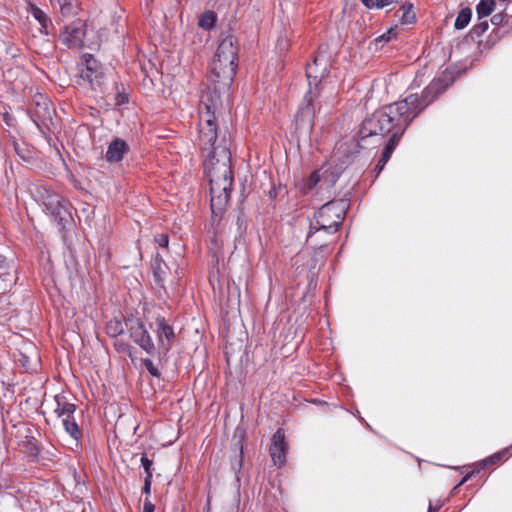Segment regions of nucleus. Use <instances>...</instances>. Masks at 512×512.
<instances>
[{
    "instance_id": "c9c22d12",
    "label": "nucleus",
    "mask_w": 512,
    "mask_h": 512,
    "mask_svg": "<svg viewBox=\"0 0 512 512\" xmlns=\"http://www.w3.org/2000/svg\"><path fill=\"white\" fill-rule=\"evenodd\" d=\"M152 479L145 478L143 492L146 494V499L150 495Z\"/></svg>"
},
{
    "instance_id": "9d476101",
    "label": "nucleus",
    "mask_w": 512,
    "mask_h": 512,
    "mask_svg": "<svg viewBox=\"0 0 512 512\" xmlns=\"http://www.w3.org/2000/svg\"><path fill=\"white\" fill-rule=\"evenodd\" d=\"M287 443L285 441V432L282 428L277 429L273 434L269 453L273 463L276 466H283L286 462Z\"/></svg>"
},
{
    "instance_id": "f704fd0d",
    "label": "nucleus",
    "mask_w": 512,
    "mask_h": 512,
    "mask_svg": "<svg viewBox=\"0 0 512 512\" xmlns=\"http://www.w3.org/2000/svg\"><path fill=\"white\" fill-rule=\"evenodd\" d=\"M401 0H377V9H381L385 6L391 5L393 3H398Z\"/></svg>"
},
{
    "instance_id": "4c0bfd02",
    "label": "nucleus",
    "mask_w": 512,
    "mask_h": 512,
    "mask_svg": "<svg viewBox=\"0 0 512 512\" xmlns=\"http://www.w3.org/2000/svg\"><path fill=\"white\" fill-rule=\"evenodd\" d=\"M368 9L377 8V0H361Z\"/></svg>"
},
{
    "instance_id": "f03ea898",
    "label": "nucleus",
    "mask_w": 512,
    "mask_h": 512,
    "mask_svg": "<svg viewBox=\"0 0 512 512\" xmlns=\"http://www.w3.org/2000/svg\"><path fill=\"white\" fill-rule=\"evenodd\" d=\"M448 76L433 79L422 91L421 96L410 94L403 100L385 105L366 117L359 129L358 145L368 148L369 145H380L386 136L403 134L410 122L439 95L444 93L451 84Z\"/></svg>"
},
{
    "instance_id": "a211bd4d",
    "label": "nucleus",
    "mask_w": 512,
    "mask_h": 512,
    "mask_svg": "<svg viewBox=\"0 0 512 512\" xmlns=\"http://www.w3.org/2000/svg\"><path fill=\"white\" fill-rule=\"evenodd\" d=\"M396 14L402 24H412L416 19L411 3H404Z\"/></svg>"
},
{
    "instance_id": "e433bc0d",
    "label": "nucleus",
    "mask_w": 512,
    "mask_h": 512,
    "mask_svg": "<svg viewBox=\"0 0 512 512\" xmlns=\"http://www.w3.org/2000/svg\"><path fill=\"white\" fill-rule=\"evenodd\" d=\"M154 505L149 501V499H145L143 511L142 512H154Z\"/></svg>"
},
{
    "instance_id": "39448f33",
    "label": "nucleus",
    "mask_w": 512,
    "mask_h": 512,
    "mask_svg": "<svg viewBox=\"0 0 512 512\" xmlns=\"http://www.w3.org/2000/svg\"><path fill=\"white\" fill-rule=\"evenodd\" d=\"M35 193L38 201L42 203L45 213L60 226L65 227L73 221L69 203L61 195L46 186H37Z\"/></svg>"
},
{
    "instance_id": "6ab92c4d",
    "label": "nucleus",
    "mask_w": 512,
    "mask_h": 512,
    "mask_svg": "<svg viewBox=\"0 0 512 512\" xmlns=\"http://www.w3.org/2000/svg\"><path fill=\"white\" fill-rule=\"evenodd\" d=\"M31 14L39 22L41 28L40 31L44 34H49L48 26L51 23L44 11L36 6L31 7Z\"/></svg>"
},
{
    "instance_id": "4468645a",
    "label": "nucleus",
    "mask_w": 512,
    "mask_h": 512,
    "mask_svg": "<svg viewBox=\"0 0 512 512\" xmlns=\"http://www.w3.org/2000/svg\"><path fill=\"white\" fill-rule=\"evenodd\" d=\"M152 269H153V276H154L155 283L158 286L163 287L164 276L166 275V271H167L168 267L158 253L156 254L154 263L152 265Z\"/></svg>"
},
{
    "instance_id": "0eeeda50",
    "label": "nucleus",
    "mask_w": 512,
    "mask_h": 512,
    "mask_svg": "<svg viewBox=\"0 0 512 512\" xmlns=\"http://www.w3.org/2000/svg\"><path fill=\"white\" fill-rule=\"evenodd\" d=\"M129 336L133 342L144 350L148 355L156 353V345L154 344L150 333L145 324L138 318H128L125 321Z\"/></svg>"
},
{
    "instance_id": "a878e982",
    "label": "nucleus",
    "mask_w": 512,
    "mask_h": 512,
    "mask_svg": "<svg viewBox=\"0 0 512 512\" xmlns=\"http://www.w3.org/2000/svg\"><path fill=\"white\" fill-rule=\"evenodd\" d=\"M511 448H512V445L508 448H505L504 450H502L500 452H497V453L491 455L484 461L485 464L493 465V464H496L497 462L501 461L502 459H506L507 453H508L509 449H511Z\"/></svg>"
},
{
    "instance_id": "72a5a7b5",
    "label": "nucleus",
    "mask_w": 512,
    "mask_h": 512,
    "mask_svg": "<svg viewBox=\"0 0 512 512\" xmlns=\"http://www.w3.org/2000/svg\"><path fill=\"white\" fill-rule=\"evenodd\" d=\"M506 16H507V14H506V13H504V12L497 13V14H495V15H493V16H492V18H491V23H492L493 25H496V26H497V25H500V24L503 22V20H504V18H505Z\"/></svg>"
},
{
    "instance_id": "20e7f679",
    "label": "nucleus",
    "mask_w": 512,
    "mask_h": 512,
    "mask_svg": "<svg viewBox=\"0 0 512 512\" xmlns=\"http://www.w3.org/2000/svg\"><path fill=\"white\" fill-rule=\"evenodd\" d=\"M348 202L344 199L329 201L315 212L314 220L311 221L307 234V243L313 248H321L322 245L313 240L315 233L324 231L328 234L336 233L341 226L346 212Z\"/></svg>"
},
{
    "instance_id": "f8f14e48",
    "label": "nucleus",
    "mask_w": 512,
    "mask_h": 512,
    "mask_svg": "<svg viewBox=\"0 0 512 512\" xmlns=\"http://www.w3.org/2000/svg\"><path fill=\"white\" fill-rule=\"evenodd\" d=\"M82 65L84 68L80 72L81 78L89 83H93L98 77L97 61L91 54H84L82 56Z\"/></svg>"
},
{
    "instance_id": "b1692460",
    "label": "nucleus",
    "mask_w": 512,
    "mask_h": 512,
    "mask_svg": "<svg viewBox=\"0 0 512 512\" xmlns=\"http://www.w3.org/2000/svg\"><path fill=\"white\" fill-rule=\"evenodd\" d=\"M215 22L216 14L213 11H207L200 16L198 25L205 30H209L214 26Z\"/></svg>"
},
{
    "instance_id": "4be33fe9",
    "label": "nucleus",
    "mask_w": 512,
    "mask_h": 512,
    "mask_svg": "<svg viewBox=\"0 0 512 512\" xmlns=\"http://www.w3.org/2000/svg\"><path fill=\"white\" fill-rule=\"evenodd\" d=\"M60 12L64 17H70L77 12V0H58Z\"/></svg>"
},
{
    "instance_id": "393cba45",
    "label": "nucleus",
    "mask_w": 512,
    "mask_h": 512,
    "mask_svg": "<svg viewBox=\"0 0 512 512\" xmlns=\"http://www.w3.org/2000/svg\"><path fill=\"white\" fill-rule=\"evenodd\" d=\"M12 146L15 153L23 160H28L31 157V152L25 144H19L16 140H12Z\"/></svg>"
},
{
    "instance_id": "6e6552de",
    "label": "nucleus",
    "mask_w": 512,
    "mask_h": 512,
    "mask_svg": "<svg viewBox=\"0 0 512 512\" xmlns=\"http://www.w3.org/2000/svg\"><path fill=\"white\" fill-rule=\"evenodd\" d=\"M157 336V347L159 355L166 356L176 341V334L173 327L166 321L165 317H156L151 326Z\"/></svg>"
},
{
    "instance_id": "aec40b11",
    "label": "nucleus",
    "mask_w": 512,
    "mask_h": 512,
    "mask_svg": "<svg viewBox=\"0 0 512 512\" xmlns=\"http://www.w3.org/2000/svg\"><path fill=\"white\" fill-rule=\"evenodd\" d=\"M105 330L108 336L117 338L124 332V325L120 319L114 318L107 322Z\"/></svg>"
},
{
    "instance_id": "bb28decb",
    "label": "nucleus",
    "mask_w": 512,
    "mask_h": 512,
    "mask_svg": "<svg viewBox=\"0 0 512 512\" xmlns=\"http://www.w3.org/2000/svg\"><path fill=\"white\" fill-rule=\"evenodd\" d=\"M141 464L144 468V471H145V474H146V477L145 478H148V479H152L153 477V472H152V460H150L146 454H143L142 457H141Z\"/></svg>"
},
{
    "instance_id": "f257e3e1",
    "label": "nucleus",
    "mask_w": 512,
    "mask_h": 512,
    "mask_svg": "<svg viewBox=\"0 0 512 512\" xmlns=\"http://www.w3.org/2000/svg\"><path fill=\"white\" fill-rule=\"evenodd\" d=\"M238 46L232 35L219 43L210 62L209 80L215 84L214 93L202 97L199 107V140L204 149L210 148L204 162V171L210 184V205L212 213L224 212L230 199L233 184L231 152L226 141L216 144L218 138L217 112L220 104L217 90H228L237 71Z\"/></svg>"
},
{
    "instance_id": "2eb2a0df",
    "label": "nucleus",
    "mask_w": 512,
    "mask_h": 512,
    "mask_svg": "<svg viewBox=\"0 0 512 512\" xmlns=\"http://www.w3.org/2000/svg\"><path fill=\"white\" fill-rule=\"evenodd\" d=\"M62 424L65 432L71 437L73 441H75L76 445L79 444V441L82 437L81 430L76 423V421L72 418H63Z\"/></svg>"
},
{
    "instance_id": "79ce46f5",
    "label": "nucleus",
    "mask_w": 512,
    "mask_h": 512,
    "mask_svg": "<svg viewBox=\"0 0 512 512\" xmlns=\"http://www.w3.org/2000/svg\"><path fill=\"white\" fill-rule=\"evenodd\" d=\"M439 509V507H432L431 505L429 506V510L428 512H437Z\"/></svg>"
},
{
    "instance_id": "423d86ee",
    "label": "nucleus",
    "mask_w": 512,
    "mask_h": 512,
    "mask_svg": "<svg viewBox=\"0 0 512 512\" xmlns=\"http://www.w3.org/2000/svg\"><path fill=\"white\" fill-rule=\"evenodd\" d=\"M54 114L53 105L46 96L35 97V108L31 113V119L43 135H47L51 131Z\"/></svg>"
},
{
    "instance_id": "2f4dec72",
    "label": "nucleus",
    "mask_w": 512,
    "mask_h": 512,
    "mask_svg": "<svg viewBox=\"0 0 512 512\" xmlns=\"http://www.w3.org/2000/svg\"><path fill=\"white\" fill-rule=\"evenodd\" d=\"M155 242L163 248H167L169 244V237L167 234H158L155 236Z\"/></svg>"
},
{
    "instance_id": "9b49d317",
    "label": "nucleus",
    "mask_w": 512,
    "mask_h": 512,
    "mask_svg": "<svg viewBox=\"0 0 512 512\" xmlns=\"http://www.w3.org/2000/svg\"><path fill=\"white\" fill-rule=\"evenodd\" d=\"M129 151V145L121 138H115L108 146L105 158L109 163L122 161Z\"/></svg>"
},
{
    "instance_id": "dca6fc26",
    "label": "nucleus",
    "mask_w": 512,
    "mask_h": 512,
    "mask_svg": "<svg viewBox=\"0 0 512 512\" xmlns=\"http://www.w3.org/2000/svg\"><path fill=\"white\" fill-rule=\"evenodd\" d=\"M403 134H393L389 137L386 145H385V148L382 152V155L380 157L379 160H381L382 162V165H386V163L389 161L395 147L397 146L401 136Z\"/></svg>"
},
{
    "instance_id": "7ed1b4c3",
    "label": "nucleus",
    "mask_w": 512,
    "mask_h": 512,
    "mask_svg": "<svg viewBox=\"0 0 512 512\" xmlns=\"http://www.w3.org/2000/svg\"><path fill=\"white\" fill-rule=\"evenodd\" d=\"M328 61L324 56H316L311 64L306 67V77L309 91L306 93L296 114L298 124L313 126L315 116L314 100L320 96V91L327 84Z\"/></svg>"
},
{
    "instance_id": "a19ab883",
    "label": "nucleus",
    "mask_w": 512,
    "mask_h": 512,
    "mask_svg": "<svg viewBox=\"0 0 512 512\" xmlns=\"http://www.w3.org/2000/svg\"><path fill=\"white\" fill-rule=\"evenodd\" d=\"M473 472L472 473H469L467 474L466 476L463 477L462 481L460 482V485L465 483L466 481H468V479L472 476Z\"/></svg>"
},
{
    "instance_id": "c85d7f7f",
    "label": "nucleus",
    "mask_w": 512,
    "mask_h": 512,
    "mask_svg": "<svg viewBox=\"0 0 512 512\" xmlns=\"http://www.w3.org/2000/svg\"><path fill=\"white\" fill-rule=\"evenodd\" d=\"M143 364L145 366V368L147 369V371L153 376V377H157L159 378L161 373L160 371L158 370V368L154 365V363L152 362L151 359L149 358H146V359H143Z\"/></svg>"
},
{
    "instance_id": "c756f323",
    "label": "nucleus",
    "mask_w": 512,
    "mask_h": 512,
    "mask_svg": "<svg viewBox=\"0 0 512 512\" xmlns=\"http://www.w3.org/2000/svg\"><path fill=\"white\" fill-rule=\"evenodd\" d=\"M488 26L489 25L487 21L479 22L473 26L472 33L479 37L487 31Z\"/></svg>"
},
{
    "instance_id": "473e14b6",
    "label": "nucleus",
    "mask_w": 512,
    "mask_h": 512,
    "mask_svg": "<svg viewBox=\"0 0 512 512\" xmlns=\"http://www.w3.org/2000/svg\"><path fill=\"white\" fill-rule=\"evenodd\" d=\"M396 37V32L394 29L388 30L386 33L380 35L375 39L376 42H382V41H390L392 38Z\"/></svg>"
},
{
    "instance_id": "412c9836",
    "label": "nucleus",
    "mask_w": 512,
    "mask_h": 512,
    "mask_svg": "<svg viewBox=\"0 0 512 512\" xmlns=\"http://www.w3.org/2000/svg\"><path fill=\"white\" fill-rule=\"evenodd\" d=\"M471 17L472 10L469 7L461 9L455 20L454 27L457 30L464 29L469 24Z\"/></svg>"
},
{
    "instance_id": "ddd939ff",
    "label": "nucleus",
    "mask_w": 512,
    "mask_h": 512,
    "mask_svg": "<svg viewBox=\"0 0 512 512\" xmlns=\"http://www.w3.org/2000/svg\"><path fill=\"white\" fill-rule=\"evenodd\" d=\"M56 408L54 412L61 418H72L76 411V405L70 403L64 395L55 396Z\"/></svg>"
},
{
    "instance_id": "1a4fd4ad",
    "label": "nucleus",
    "mask_w": 512,
    "mask_h": 512,
    "mask_svg": "<svg viewBox=\"0 0 512 512\" xmlns=\"http://www.w3.org/2000/svg\"><path fill=\"white\" fill-rule=\"evenodd\" d=\"M85 35L86 24L83 20L77 19L65 27L61 40L68 48L80 49L83 47Z\"/></svg>"
},
{
    "instance_id": "58836bf2",
    "label": "nucleus",
    "mask_w": 512,
    "mask_h": 512,
    "mask_svg": "<svg viewBox=\"0 0 512 512\" xmlns=\"http://www.w3.org/2000/svg\"><path fill=\"white\" fill-rule=\"evenodd\" d=\"M127 101H128V98L126 96L120 95V94L117 96V105H121Z\"/></svg>"
},
{
    "instance_id": "5701e85b",
    "label": "nucleus",
    "mask_w": 512,
    "mask_h": 512,
    "mask_svg": "<svg viewBox=\"0 0 512 512\" xmlns=\"http://www.w3.org/2000/svg\"><path fill=\"white\" fill-rule=\"evenodd\" d=\"M495 1H482L477 4L476 12L479 19L489 16L494 10Z\"/></svg>"
},
{
    "instance_id": "f3484780",
    "label": "nucleus",
    "mask_w": 512,
    "mask_h": 512,
    "mask_svg": "<svg viewBox=\"0 0 512 512\" xmlns=\"http://www.w3.org/2000/svg\"><path fill=\"white\" fill-rule=\"evenodd\" d=\"M403 134H393L389 137L386 145H385V148L382 152V155L380 157L379 160H381L382 162V165H386V163L389 161L395 147L397 146L401 136Z\"/></svg>"
},
{
    "instance_id": "7c9ffc66",
    "label": "nucleus",
    "mask_w": 512,
    "mask_h": 512,
    "mask_svg": "<svg viewBox=\"0 0 512 512\" xmlns=\"http://www.w3.org/2000/svg\"><path fill=\"white\" fill-rule=\"evenodd\" d=\"M319 181H320V176L317 171H314L309 176L306 186L308 189H313L318 184Z\"/></svg>"
},
{
    "instance_id": "ea45409f",
    "label": "nucleus",
    "mask_w": 512,
    "mask_h": 512,
    "mask_svg": "<svg viewBox=\"0 0 512 512\" xmlns=\"http://www.w3.org/2000/svg\"><path fill=\"white\" fill-rule=\"evenodd\" d=\"M385 165H382L381 160L378 161L377 165L375 166L376 176L380 174V172L383 170Z\"/></svg>"
},
{
    "instance_id": "cd10ccee",
    "label": "nucleus",
    "mask_w": 512,
    "mask_h": 512,
    "mask_svg": "<svg viewBox=\"0 0 512 512\" xmlns=\"http://www.w3.org/2000/svg\"><path fill=\"white\" fill-rule=\"evenodd\" d=\"M114 347L115 349L118 351V352H121V353H126L128 354L130 357H132V346L129 345L128 343L126 342H123V341H120V340H116L114 342Z\"/></svg>"
}]
</instances>
